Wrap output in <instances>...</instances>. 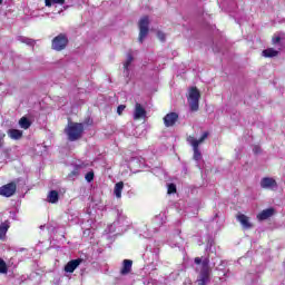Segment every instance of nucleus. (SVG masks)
Masks as SVG:
<instances>
[{
    "instance_id": "393cba45",
    "label": "nucleus",
    "mask_w": 285,
    "mask_h": 285,
    "mask_svg": "<svg viewBox=\"0 0 285 285\" xmlns=\"http://www.w3.org/2000/svg\"><path fill=\"white\" fill-rule=\"evenodd\" d=\"M205 259H208V267L210 268V258H208V257H206V258H204L203 261H202V258L200 257H196L195 258V264H200V271H202V268H204V262H205Z\"/></svg>"
},
{
    "instance_id": "4be33fe9",
    "label": "nucleus",
    "mask_w": 285,
    "mask_h": 285,
    "mask_svg": "<svg viewBox=\"0 0 285 285\" xmlns=\"http://www.w3.org/2000/svg\"><path fill=\"white\" fill-rule=\"evenodd\" d=\"M8 228H10V225L8 223H3L0 225V239H3L6 237V233H8Z\"/></svg>"
},
{
    "instance_id": "f8f14e48",
    "label": "nucleus",
    "mask_w": 285,
    "mask_h": 285,
    "mask_svg": "<svg viewBox=\"0 0 285 285\" xmlns=\"http://www.w3.org/2000/svg\"><path fill=\"white\" fill-rule=\"evenodd\" d=\"M144 117H146V109L144 108V106H141V104L136 102L134 110V119L139 120L144 119Z\"/></svg>"
},
{
    "instance_id": "7c9ffc66",
    "label": "nucleus",
    "mask_w": 285,
    "mask_h": 285,
    "mask_svg": "<svg viewBox=\"0 0 285 285\" xmlns=\"http://www.w3.org/2000/svg\"><path fill=\"white\" fill-rule=\"evenodd\" d=\"M124 110H126V105H119L117 108L118 115H122Z\"/></svg>"
},
{
    "instance_id": "72a5a7b5",
    "label": "nucleus",
    "mask_w": 285,
    "mask_h": 285,
    "mask_svg": "<svg viewBox=\"0 0 285 285\" xmlns=\"http://www.w3.org/2000/svg\"><path fill=\"white\" fill-rule=\"evenodd\" d=\"M40 228H41V229H43V228H45V226H43V225H41V226H40Z\"/></svg>"
},
{
    "instance_id": "6ab92c4d",
    "label": "nucleus",
    "mask_w": 285,
    "mask_h": 285,
    "mask_svg": "<svg viewBox=\"0 0 285 285\" xmlns=\"http://www.w3.org/2000/svg\"><path fill=\"white\" fill-rule=\"evenodd\" d=\"M262 55L265 58H273V57H277L279 55V51L275 50L273 48H268V49L263 50Z\"/></svg>"
},
{
    "instance_id": "0eeeda50",
    "label": "nucleus",
    "mask_w": 285,
    "mask_h": 285,
    "mask_svg": "<svg viewBox=\"0 0 285 285\" xmlns=\"http://www.w3.org/2000/svg\"><path fill=\"white\" fill-rule=\"evenodd\" d=\"M208 258L203 262V268L199 273L198 285H206L210 282V268L208 267Z\"/></svg>"
},
{
    "instance_id": "bb28decb",
    "label": "nucleus",
    "mask_w": 285,
    "mask_h": 285,
    "mask_svg": "<svg viewBox=\"0 0 285 285\" xmlns=\"http://www.w3.org/2000/svg\"><path fill=\"white\" fill-rule=\"evenodd\" d=\"M0 273H8V266L3 259H0Z\"/></svg>"
},
{
    "instance_id": "2eb2a0df",
    "label": "nucleus",
    "mask_w": 285,
    "mask_h": 285,
    "mask_svg": "<svg viewBox=\"0 0 285 285\" xmlns=\"http://www.w3.org/2000/svg\"><path fill=\"white\" fill-rule=\"evenodd\" d=\"M274 214L275 209L273 208L264 209L261 214L257 215V219H259V222H264L269 217H273Z\"/></svg>"
},
{
    "instance_id": "b1692460",
    "label": "nucleus",
    "mask_w": 285,
    "mask_h": 285,
    "mask_svg": "<svg viewBox=\"0 0 285 285\" xmlns=\"http://www.w3.org/2000/svg\"><path fill=\"white\" fill-rule=\"evenodd\" d=\"M45 3L47 8H50L52 3H58L59 6H63L66 3V0H45Z\"/></svg>"
},
{
    "instance_id": "4468645a",
    "label": "nucleus",
    "mask_w": 285,
    "mask_h": 285,
    "mask_svg": "<svg viewBox=\"0 0 285 285\" xmlns=\"http://www.w3.org/2000/svg\"><path fill=\"white\" fill-rule=\"evenodd\" d=\"M80 264H81V258L70 261V262L67 263V265L65 266V272H66V273H75V271H77V267H78Z\"/></svg>"
},
{
    "instance_id": "c756f323",
    "label": "nucleus",
    "mask_w": 285,
    "mask_h": 285,
    "mask_svg": "<svg viewBox=\"0 0 285 285\" xmlns=\"http://www.w3.org/2000/svg\"><path fill=\"white\" fill-rule=\"evenodd\" d=\"M157 37L160 41H166V33L165 32L158 31Z\"/></svg>"
},
{
    "instance_id": "c85d7f7f",
    "label": "nucleus",
    "mask_w": 285,
    "mask_h": 285,
    "mask_svg": "<svg viewBox=\"0 0 285 285\" xmlns=\"http://www.w3.org/2000/svg\"><path fill=\"white\" fill-rule=\"evenodd\" d=\"M85 179L86 181H89V183L92 181V179H95V173L92 171L87 173L85 176Z\"/></svg>"
},
{
    "instance_id": "6e6552de",
    "label": "nucleus",
    "mask_w": 285,
    "mask_h": 285,
    "mask_svg": "<svg viewBox=\"0 0 285 285\" xmlns=\"http://www.w3.org/2000/svg\"><path fill=\"white\" fill-rule=\"evenodd\" d=\"M17 193V184L9 183L2 187H0V195L2 197H12Z\"/></svg>"
},
{
    "instance_id": "9b49d317",
    "label": "nucleus",
    "mask_w": 285,
    "mask_h": 285,
    "mask_svg": "<svg viewBox=\"0 0 285 285\" xmlns=\"http://www.w3.org/2000/svg\"><path fill=\"white\" fill-rule=\"evenodd\" d=\"M237 222L243 226L245 230L253 228V223H250V218L244 214L237 215Z\"/></svg>"
},
{
    "instance_id": "a878e982",
    "label": "nucleus",
    "mask_w": 285,
    "mask_h": 285,
    "mask_svg": "<svg viewBox=\"0 0 285 285\" xmlns=\"http://www.w3.org/2000/svg\"><path fill=\"white\" fill-rule=\"evenodd\" d=\"M79 176V168H76L75 170H72L68 177L69 179L73 180V179H77V177Z\"/></svg>"
},
{
    "instance_id": "39448f33",
    "label": "nucleus",
    "mask_w": 285,
    "mask_h": 285,
    "mask_svg": "<svg viewBox=\"0 0 285 285\" xmlns=\"http://www.w3.org/2000/svg\"><path fill=\"white\" fill-rule=\"evenodd\" d=\"M148 26H150V19L148 18V16H144L142 18H140L139 22H138V28H139V37H138V41L139 43H144V39H146V37H148Z\"/></svg>"
},
{
    "instance_id": "f704fd0d",
    "label": "nucleus",
    "mask_w": 285,
    "mask_h": 285,
    "mask_svg": "<svg viewBox=\"0 0 285 285\" xmlns=\"http://www.w3.org/2000/svg\"><path fill=\"white\" fill-rule=\"evenodd\" d=\"M3 3V0H0V4Z\"/></svg>"
},
{
    "instance_id": "aec40b11",
    "label": "nucleus",
    "mask_w": 285,
    "mask_h": 285,
    "mask_svg": "<svg viewBox=\"0 0 285 285\" xmlns=\"http://www.w3.org/2000/svg\"><path fill=\"white\" fill-rule=\"evenodd\" d=\"M59 202V193L57 190H51L48 195L49 204H57Z\"/></svg>"
},
{
    "instance_id": "9d476101",
    "label": "nucleus",
    "mask_w": 285,
    "mask_h": 285,
    "mask_svg": "<svg viewBox=\"0 0 285 285\" xmlns=\"http://www.w3.org/2000/svg\"><path fill=\"white\" fill-rule=\"evenodd\" d=\"M177 119H179V115L177 112H169L164 117V124L166 128H170L177 124Z\"/></svg>"
},
{
    "instance_id": "423d86ee",
    "label": "nucleus",
    "mask_w": 285,
    "mask_h": 285,
    "mask_svg": "<svg viewBox=\"0 0 285 285\" xmlns=\"http://www.w3.org/2000/svg\"><path fill=\"white\" fill-rule=\"evenodd\" d=\"M116 213H117V218L111 225V228L112 226H115V228H120L121 230H128V228L130 227V220H128L126 215H124V212L117 210Z\"/></svg>"
},
{
    "instance_id": "5701e85b",
    "label": "nucleus",
    "mask_w": 285,
    "mask_h": 285,
    "mask_svg": "<svg viewBox=\"0 0 285 285\" xmlns=\"http://www.w3.org/2000/svg\"><path fill=\"white\" fill-rule=\"evenodd\" d=\"M18 40L21 42V43H26L27 46H35V40L33 39H30V38H26L23 36H20L18 38Z\"/></svg>"
},
{
    "instance_id": "cd10ccee",
    "label": "nucleus",
    "mask_w": 285,
    "mask_h": 285,
    "mask_svg": "<svg viewBox=\"0 0 285 285\" xmlns=\"http://www.w3.org/2000/svg\"><path fill=\"white\" fill-rule=\"evenodd\" d=\"M167 193L169 195H173V193H177V186H175V184H169L167 188Z\"/></svg>"
},
{
    "instance_id": "7ed1b4c3",
    "label": "nucleus",
    "mask_w": 285,
    "mask_h": 285,
    "mask_svg": "<svg viewBox=\"0 0 285 285\" xmlns=\"http://www.w3.org/2000/svg\"><path fill=\"white\" fill-rule=\"evenodd\" d=\"M202 94L197 87H191L188 91L187 101L191 112H197L199 110V99Z\"/></svg>"
},
{
    "instance_id": "1a4fd4ad",
    "label": "nucleus",
    "mask_w": 285,
    "mask_h": 285,
    "mask_svg": "<svg viewBox=\"0 0 285 285\" xmlns=\"http://www.w3.org/2000/svg\"><path fill=\"white\" fill-rule=\"evenodd\" d=\"M261 188L265 190H275L277 188V180L271 177H264L261 179Z\"/></svg>"
},
{
    "instance_id": "c9c22d12",
    "label": "nucleus",
    "mask_w": 285,
    "mask_h": 285,
    "mask_svg": "<svg viewBox=\"0 0 285 285\" xmlns=\"http://www.w3.org/2000/svg\"><path fill=\"white\" fill-rule=\"evenodd\" d=\"M161 217V215L158 216V219Z\"/></svg>"
},
{
    "instance_id": "20e7f679",
    "label": "nucleus",
    "mask_w": 285,
    "mask_h": 285,
    "mask_svg": "<svg viewBox=\"0 0 285 285\" xmlns=\"http://www.w3.org/2000/svg\"><path fill=\"white\" fill-rule=\"evenodd\" d=\"M67 47L68 36H66V33H59L51 41V48L56 50V52H61V50H66Z\"/></svg>"
},
{
    "instance_id": "f03ea898",
    "label": "nucleus",
    "mask_w": 285,
    "mask_h": 285,
    "mask_svg": "<svg viewBox=\"0 0 285 285\" xmlns=\"http://www.w3.org/2000/svg\"><path fill=\"white\" fill-rule=\"evenodd\" d=\"M65 132L68 136L69 141H77V139H81V135H83V125L79 122H70L65 129Z\"/></svg>"
},
{
    "instance_id": "2f4dec72",
    "label": "nucleus",
    "mask_w": 285,
    "mask_h": 285,
    "mask_svg": "<svg viewBox=\"0 0 285 285\" xmlns=\"http://www.w3.org/2000/svg\"><path fill=\"white\" fill-rule=\"evenodd\" d=\"M3 139H6V134H3V131H0V148H3Z\"/></svg>"
},
{
    "instance_id": "a211bd4d",
    "label": "nucleus",
    "mask_w": 285,
    "mask_h": 285,
    "mask_svg": "<svg viewBox=\"0 0 285 285\" xmlns=\"http://www.w3.org/2000/svg\"><path fill=\"white\" fill-rule=\"evenodd\" d=\"M122 190H124V181L117 183L114 188V195L117 197V199H121Z\"/></svg>"
},
{
    "instance_id": "f3484780",
    "label": "nucleus",
    "mask_w": 285,
    "mask_h": 285,
    "mask_svg": "<svg viewBox=\"0 0 285 285\" xmlns=\"http://www.w3.org/2000/svg\"><path fill=\"white\" fill-rule=\"evenodd\" d=\"M132 271V261L130 259H125L122 262V268L120 271L121 275H128Z\"/></svg>"
},
{
    "instance_id": "ddd939ff",
    "label": "nucleus",
    "mask_w": 285,
    "mask_h": 285,
    "mask_svg": "<svg viewBox=\"0 0 285 285\" xmlns=\"http://www.w3.org/2000/svg\"><path fill=\"white\" fill-rule=\"evenodd\" d=\"M134 60L135 58L132 57V53L129 52L126 61L124 62V77H130V63H132Z\"/></svg>"
},
{
    "instance_id": "412c9836",
    "label": "nucleus",
    "mask_w": 285,
    "mask_h": 285,
    "mask_svg": "<svg viewBox=\"0 0 285 285\" xmlns=\"http://www.w3.org/2000/svg\"><path fill=\"white\" fill-rule=\"evenodd\" d=\"M19 126H20V128H23L24 130H28V128H30V126H31V122H30V120L28 118L22 117L19 120Z\"/></svg>"
},
{
    "instance_id": "473e14b6",
    "label": "nucleus",
    "mask_w": 285,
    "mask_h": 285,
    "mask_svg": "<svg viewBox=\"0 0 285 285\" xmlns=\"http://www.w3.org/2000/svg\"><path fill=\"white\" fill-rule=\"evenodd\" d=\"M282 41V38L281 37H275V38H273V43L274 45H277V43H279Z\"/></svg>"
},
{
    "instance_id": "dca6fc26",
    "label": "nucleus",
    "mask_w": 285,
    "mask_h": 285,
    "mask_svg": "<svg viewBox=\"0 0 285 285\" xmlns=\"http://www.w3.org/2000/svg\"><path fill=\"white\" fill-rule=\"evenodd\" d=\"M7 135L10 137V139L19 140L21 137H23V131L19 129H9Z\"/></svg>"
},
{
    "instance_id": "f257e3e1",
    "label": "nucleus",
    "mask_w": 285,
    "mask_h": 285,
    "mask_svg": "<svg viewBox=\"0 0 285 285\" xmlns=\"http://www.w3.org/2000/svg\"><path fill=\"white\" fill-rule=\"evenodd\" d=\"M208 135H210L208 131H204L199 139L195 138L194 136L187 137L188 144H190V146L193 147V150H194L195 161H200L202 151L199 150V145L204 144V141H206V139H208Z\"/></svg>"
}]
</instances>
